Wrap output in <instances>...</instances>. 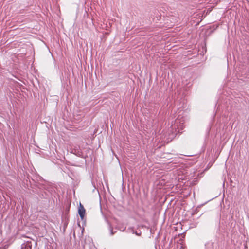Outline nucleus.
<instances>
[{"instance_id":"obj_1","label":"nucleus","mask_w":249,"mask_h":249,"mask_svg":"<svg viewBox=\"0 0 249 249\" xmlns=\"http://www.w3.org/2000/svg\"><path fill=\"white\" fill-rule=\"evenodd\" d=\"M182 110H180L178 113V116L175 120V124L179 129H183V124L185 123L186 117L183 114Z\"/></svg>"},{"instance_id":"obj_2","label":"nucleus","mask_w":249,"mask_h":249,"mask_svg":"<svg viewBox=\"0 0 249 249\" xmlns=\"http://www.w3.org/2000/svg\"><path fill=\"white\" fill-rule=\"evenodd\" d=\"M38 187L40 189L45 190L48 192L49 194H51L53 191V188L52 185L48 183L44 182L38 184Z\"/></svg>"},{"instance_id":"obj_3","label":"nucleus","mask_w":249,"mask_h":249,"mask_svg":"<svg viewBox=\"0 0 249 249\" xmlns=\"http://www.w3.org/2000/svg\"><path fill=\"white\" fill-rule=\"evenodd\" d=\"M71 153L75 154L78 157H83V153L80 149L79 146H75L71 149Z\"/></svg>"},{"instance_id":"obj_4","label":"nucleus","mask_w":249,"mask_h":249,"mask_svg":"<svg viewBox=\"0 0 249 249\" xmlns=\"http://www.w3.org/2000/svg\"><path fill=\"white\" fill-rule=\"evenodd\" d=\"M78 213L82 220H84V216L85 214V209L84 206L80 203L78 208Z\"/></svg>"},{"instance_id":"obj_5","label":"nucleus","mask_w":249,"mask_h":249,"mask_svg":"<svg viewBox=\"0 0 249 249\" xmlns=\"http://www.w3.org/2000/svg\"><path fill=\"white\" fill-rule=\"evenodd\" d=\"M32 244L30 240L25 241L23 243L21 244V249H32Z\"/></svg>"},{"instance_id":"obj_6","label":"nucleus","mask_w":249,"mask_h":249,"mask_svg":"<svg viewBox=\"0 0 249 249\" xmlns=\"http://www.w3.org/2000/svg\"><path fill=\"white\" fill-rule=\"evenodd\" d=\"M205 249H214V243L212 241L207 242L205 245Z\"/></svg>"},{"instance_id":"obj_7","label":"nucleus","mask_w":249,"mask_h":249,"mask_svg":"<svg viewBox=\"0 0 249 249\" xmlns=\"http://www.w3.org/2000/svg\"><path fill=\"white\" fill-rule=\"evenodd\" d=\"M130 230L133 234H135L138 236H139L141 234V231L140 230H135L134 228H131Z\"/></svg>"},{"instance_id":"obj_8","label":"nucleus","mask_w":249,"mask_h":249,"mask_svg":"<svg viewBox=\"0 0 249 249\" xmlns=\"http://www.w3.org/2000/svg\"><path fill=\"white\" fill-rule=\"evenodd\" d=\"M108 224L109 225V231H110V235H113L115 232L116 231H113V229L111 226V224L110 223H109V222H108Z\"/></svg>"},{"instance_id":"obj_9","label":"nucleus","mask_w":249,"mask_h":249,"mask_svg":"<svg viewBox=\"0 0 249 249\" xmlns=\"http://www.w3.org/2000/svg\"><path fill=\"white\" fill-rule=\"evenodd\" d=\"M49 194L46 192H45V195H43V197L44 198H45V197H47V196H49Z\"/></svg>"},{"instance_id":"obj_10","label":"nucleus","mask_w":249,"mask_h":249,"mask_svg":"<svg viewBox=\"0 0 249 249\" xmlns=\"http://www.w3.org/2000/svg\"><path fill=\"white\" fill-rule=\"evenodd\" d=\"M67 225V223H65L64 224V228H65Z\"/></svg>"}]
</instances>
